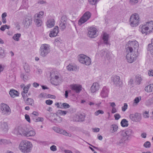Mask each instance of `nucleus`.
Wrapping results in <instances>:
<instances>
[{
	"instance_id": "f257e3e1",
	"label": "nucleus",
	"mask_w": 153,
	"mask_h": 153,
	"mask_svg": "<svg viewBox=\"0 0 153 153\" xmlns=\"http://www.w3.org/2000/svg\"><path fill=\"white\" fill-rule=\"evenodd\" d=\"M14 133L17 136L20 135L26 137H33L36 134V131L34 129H29L21 126L15 128L14 130Z\"/></svg>"
},
{
	"instance_id": "f03ea898",
	"label": "nucleus",
	"mask_w": 153,
	"mask_h": 153,
	"mask_svg": "<svg viewBox=\"0 0 153 153\" xmlns=\"http://www.w3.org/2000/svg\"><path fill=\"white\" fill-rule=\"evenodd\" d=\"M32 147L31 143L26 140H23L20 143L19 148L24 153H28L31 151Z\"/></svg>"
},
{
	"instance_id": "7ed1b4c3",
	"label": "nucleus",
	"mask_w": 153,
	"mask_h": 153,
	"mask_svg": "<svg viewBox=\"0 0 153 153\" xmlns=\"http://www.w3.org/2000/svg\"><path fill=\"white\" fill-rule=\"evenodd\" d=\"M139 47L138 42L134 40L129 41L126 46V52H137Z\"/></svg>"
},
{
	"instance_id": "20e7f679",
	"label": "nucleus",
	"mask_w": 153,
	"mask_h": 153,
	"mask_svg": "<svg viewBox=\"0 0 153 153\" xmlns=\"http://www.w3.org/2000/svg\"><path fill=\"white\" fill-rule=\"evenodd\" d=\"M140 21L139 15L136 13H133L129 19L130 25L132 27H136L139 24Z\"/></svg>"
},
{
	"instance_id": "39448f33",
	"label": "nucleus",
	"mask_w": 153,
	"mask_h": 153,
	"mask_svg": "<svg viewBox=\"0 0 153 153\" xmlns=\"http://www.w3.org/2000/svg\"><path fill=\"white\" fill-rule=\"evenodd\" d=\"M40 55L42 57H45L50 52V46L47 44H42L40 48Z\"/></svg>"
},
{
	"instance_id": "423d86ee",
	"label": "nucleus",
	"mask_w": 153,
	"mask_h": 153,
	"mask_svg": "<svg viewBox=\"0 0 153 153\" xmlns=\"http://www.w3.org/2000/svg\"><path fill=\"white\" fill-rule=\"evenodd\" d=\"M79 60L80 62L86 65H90L91 63V59L86 55L81 54L79 55Z\"/></svg>"
},
{
	"instance_id": "0eeeda50",
	"label": "nucleus",
	"mask_w": 153,
	"mask_h": 153,
	"mask_svg": "<svg viewBox=\"0 0 153 153\" xmlns=\"http://www.w3.org/2000/svg\"><path fill=\"white\" fill-rule=\"evenodd\" d=\"M0 106L1 112L3 115L7 116L10 114L11 110L10 108L7 105L2 103L1 104Z\"/></svg>"
},
{
	"instance_id": "6e6552de",
	"label": "nucleus",
	"mask_w": 153,
	"mask_h": 153,
	"mask_svg": "<svg viewBox=\"0 0 153 153\" xmlns=\"http://www.w3.org/2000/svg\"><path fill=\"white\" fill-rule=\"evenodd\" d=\"M91 13L88 11L86 12L83 16L79 20L78 25H81L82 24L86 22L90 18Z\"/></svg>"
},
{
	"instance_id": "1a4fd4ad",
	"label": "nucleus",
	"mask_w": 153,
	"mask_h": 153,
	"mask_svg": "<svg viewBox=\"0 0 153 153\" xmlns=\"http://www.w3.org/2000/svg\"><path fill=\"white\" fill-rule=\"evenodd\" d=\"M126 59L127 62L131 63L136 59V55L135 52H126Z\"/></svg>"
},
{
	"instance_id": "9d476101",
	"label": "nucleus",
	"mask_w": 153,
	"mask_h": 153,
	"mask_svg": "<svg viewBox=\"0 0 153 153\" xmlns=\"http://www.w3.org/2000/svg\"><path fill=\"white\" fill-rule=\"evenodd\" d=\"M88 36L90 38H95L97 36V33L98 30L95 27H91L88 28Z\"/></svg>"
},
{
	"instance_id": "9b49d317",
	"label": "nucleus",
	"mask_w": 153,
	"mask_h": 153,
	"mask_svg": "<svg viewBox=\"0 0 153 153\" xmlns=\"http://www.w3.org/2000/svg\"><path fill=\"white\" fill-rule=\"evenodd\" d=\"M129 117L132 121L136 122H140L142 118L141 114L137 113L130 114Z\"/></svg>"
},
{
	"instance_id": "f8f14e48",
	"label": "nucleus",
	"mask_w": 153,
	"mask_h": 153,
	"mask_svg": "<svg viewBox=\"0 0 153 153\" xmlns=\"http://www.w3.org/2000/svg\"><path fill=\"white\" fill-rule=\"evenodd\" d=\"M32 21V19L30 17L27 16L23 20L22 23L25 27L28 28L31 24Z\"/></svg>"
},
{
	"instance_id": "ddd939ff",
	"label": "nucleus",
	"mask_w": 153,
	"mask_h": 153,
	"mask_svg": "<svg viewBox=\"0 0 153 153\" xmlns=\"http://www.w3.org/2000/svg\"><path fill=\"white\" fill-rule=\"evenodd\" d=\"M70 88L72 90L77 93H79L82 91V87L79 84H73L71 85Z\"/></svg>"
},
{
	"instance_id": "4468645a",
	"label": "nucleus",
	"mask_w": 153,
	"mask_h": 153,
	"mask_svg": "<svg viewBox=\"0 0 153 153\" xmlns=\"http://www.w3.org/2000/svg\"><path fill=\"white\" fill-rule=\"evenodd\" d=\"M67 19L66 17L64 16H62L61 18L59 26L62 30H64L66 27Z\"/></svg>"
},
{
	"instance_id": "2eb2a0df",
	"label": "nucleus",
	"mask_w": 153,
	"mask_h": 153,
	"mask_svg": "<svg viewBox=\"0 0 153 153\" xmlns=\"http://www.w3.org/2000/svg\"><path fill=\"white\" fill-rule=\"evenodd\" d=\"M111 80L113 82L114 85L116 86H120L122 85V82L119 76L116 75L113 76L111 78Z\"/></svg>"
},
{
	"instance_id": "dca6fc26",
	"label": "nucleus",
	"mask_w": 153,
	"mask_h": 153,
	"mask_svg": "<svg viewBox=\"0 0 153 153\" xmlns=\"http://www.w3.org/2000/svg\"><path fill=\"white\" fill-rule=\"evenodd\" d=\"M108 88L106 86H104L101 90L100 95L102 98H106L108 97Z\"/></svg>"
},
{
	"instance_id": "f3484780",
	"label": "nucleus",
	"mask_w": 153,
	"mask_h": 153,
	"mask_svg": "<svg viewBox=\"0 0 153 153\" xmlns=\"http://www.w3.org/2000/svg\"><path fill=\"white\" fill-rule=\"evenodd\" d=\"M100 88L99 84L97 82H94L90 88V91L92 93H95L99 90Z\"/></svg>"
},
{
	"instance_id": "a211bd4d",
	"label": "nucleus",
	"mask_w": 153,
	"mask_h": 153,
	"mask_svg": "<svg viewBox=\"0 0 153 153\" xmlns=\"http://www.w3.org/2000/svg\"><path fill=\"white\" fill-rule=\"evenodd\" d=\"M147 23L144 25H141L140 27V31L143 34L145 33L147 34L149 32V29L147 25Z\"/></svg>"
},
{
	"instance_id": "6ab92c4d",
	"label": "nucleus",
	"mask_w": 153,
	"mask_h": 153,
	"mask_svg": "<svg viewBox=\"0 0 153 153\" xmlns=\"http://www.w3.org/2000/svg\"><path fill=\"white\" fill-rule=\"evenodd\" d=\"M59 32V27L58 26H56L51 31L49 36L51 37H56L57 35Z\"/></svg>"
},
{
	"instance_id": "aec40b11",
	"label": "nucleus",
	"mask_w": 153,
	"mask_h": 153,
	"mask_svg": "<svg viewBox=\"0 0 153 153\" xmlns=\"http://www.w3.org/2000/svg\"><path fill=\"white\" fill-rule=\"evenodd\" d=\"M0 129L4 131H7L8 129L7 123L4 122L0 123Z\"/></svg>"
},
{
	"instance_id": "412c9836",
	"label": "nucleus",
	"mask_w": 153,
	"mask_h": 153,
	"mask_svg": "<svg viewBox=\"0 0 153 153\" xmlns=\"http://www.w3.org/2000/svg\"><path fill=\"white\" fill-rule=\"evenodd\" d=\"M55 24V21L53 19H48L47 23L46 25L48 27L51 28L53 27Z\"/></svg>"
},
{
	"instance_id": "4be33fe9",
	"label": "nucleus",
	"mask_w": 153,
	"mask_h": 153,
	"mask_svg": "<svg viewBox=\"0 0 153 153\" xmlns=\"http://www.w3.org/2000/svg\"><path fill=\"white\" fill-rule=\"evenodd\" d=\"M147 49L150 51L152 56L153 57V39L151 40V43L148 45Z\"/></svg>"
},
{
	"instance_id": "5701e85b",
	"label": "nucleus",
	"mask_w": 153,
	"mask_h": 153,
	"mask_svg": "<svg viewBox=\"0 0 153 153\" xmlns=\"http://www.w3.org/2000/svg\"><path fill=\"white\" fill-rule=\"evenodd\" d=\"M50 121L53 123H61L62 121V118L59 116H56L54 119L52 118L50 119Z\"/></svg>"
},
{
	"instance_id": "b1692460",
	"label": "nucleus",
	"mask_w": 153,
	"mask_h": 153,
	"mask_svg": "<svg viewBox=\"0 0 153 153\" xmlns=\"http://www.w3.org/2000/svg\"><path fill=\"white\" fill-rule=\"evenodd\" d=\"M44 15V11H41L35 14L34 15V18L42 19Z\"/></svg>"
},
{
	"instance_id": "393cba45",
	"label": "nucleus",
	"mask_w": 153,
	"mask_h": 153,
	"mask_svg": "<svg viewBox=\"0 0 153 153\" xmlns=\"http://www.w3.org/2000/svg\"><path fill=\"white\" fill-rule=\"evenodd\" d=\"M119 134L120 135L121 138L128 140V138L125 130L120 131L119 133Z\"/></svg>"
},
{
	"instance_id": "a878e982",
	"label": "nucleus",
	"mask_w": 153,
	"mask_h": 153,
	"mask_svg": "<svg viewBox=\"0 0 153 153\" xmlns=\"http://www.w3.org/2000/svg\"><path fill=\"white\" fill-rule=\"evenodd\" d=\"M9 94L11 97L14 98L19 95L18 92L15 90H11L9 92Z\"/></svg>"
},
{
	"instance_id": "bb28decb",
	"label": "nucleus",
	"mask_w": 153,
	"mask_h": 153,
	"mask_svg": "<svg viewBox=\"0 0 153 153\" xmlns=\"http://www.w3.org/2000/svg\"><path fill=\"white\" fill-rule=\"evenodd\" d=\"M135 82L138 85L140 84L143 80V77L140 75H137L135 77Z\"/></svg>"
},
{
	"instance_id": "cd10ccee",
	"label": "nucleus",
	"mask_w": 153,
	"mask_h": 153,
	"mask_svg": "<svg viewBox=\"0 0 153 153\" xmlns=\"http://www.w3.org/2000/svg\"><path fill=\"white\" fill-rule=\"evenodd\" d=\"M108 35L106 33H104L102 36V39L104 43L107 45L108 44Z\"/></svg>"
},
{
	"instance_id": "c85d7f7f",
	"label": "nucleus",
	"mask_w": 153,
	"mask_h": 153,
	"mask_svg": "<svg viewBox=\"0 0 153 153\" xmlns=\"http://www.w3.org/2000/svg\"><path fill=\"white\" fill-rule=\"evenodd\" d=\"M118 128V126L116 124H112L111 126L110 131L113 133L117 131Z\"/></svg>"
},
{
	"instance_id": "c756f323",
	"label": "nucleus",
	"mask_w": 153,
	"mask_h": 153,
	"mask_svg": "<svg viewBox=\"0 0 153 153\" xmlns=\"http://www.w3.org/2000/svg\"><path fill=\"white\" fill-rule=\"evenodd\" d=\"M149 32H153V21L147 22Z\"/></svg>"
},
{
	"instance_id": "7c9ffc66",
	"label": "nucleus",
	"mask_w": 153,
	"mask_h": 153,
	"mask_svg": "<svg viewBox=\"0 0 153 153\" xmlns=\"http://www.w3.org/2000/svg\"><path fill=\"white\" fill-rule=\"evenodd\" d=\"M34 22L36 25L38 27L40 26L42 24V19L36 18H34Z\"/></svg>"
},
{
	"instance_id": "2f4dec72",
	"label": "nucleus",
	"mask_w": 153,
	"mask_h": 153,
	"mask_svg": "<svg viewBox=\"0 0 153 153\" xmlns=\"http://www.w3.org/2000/svg\"><path fill=\"white\" fill-rule=\"evenodd\" d=\"M59 134L69 137H71L72 136V134L71 133L67 132L66 131L62 129L60 130Z\"/></svg>"
},
{
	"instance_id": "473e14b6",
	"label": "nucleus",
	"mask_w": 153,
	"mask_h": 153,
	"mask_svg": "<svg viewBox=\"0 0 153 153\" xmlns=\"http://www.w3.org/2000/svg\"><path fill=\"white\" fill-rule=\"evenodd\" d=\"M121 125L123 127H126L128 126V121L126 119H123L121 122Z\"/></svg>"
},
{
	"instance_id": "72a5a7b5",
	"label": "nucleus",
	"mask_w": 153,
	"mask_h": 153,
	"mask_svg": "<svg viewBox=\"0 0 153 153\" xmlns=\"http://www.w3.org/2000/svg\"><path fill=\"white\" fill-rule=\"evenodd\" d=\"M56 75L54 72L53 71H52L50 73L51 81L52 84L53 85H55V83L53 82V78Z\"/></svg>"
},
{
	"instance_id": "f704fd0d",
	"label": "nucleus",
	"mask_w": 153,
	"mask_h": 153,
	"mask_svg": "<svg viewBox=\"0 0 153 153\" xmlns=\"http://www.w3.org/2000/svg\"><path fill=\"white\" fill-rule=\"evenodd\" d=\"M25 102L27 105H30L32 106L34 104L33 100L30 98H28L25 101Z\"/></svg>"
},
{
	"instance_id": "c9c22d12",
	"label": "nucleus",
	"mask_w": 153,
	"mask_h": 153,
	"mask_svg": "<svg viewBox=\"0 0 153 153\" xmlns=\"http://www.w3.org/2000/svg\"><path fill=\"white\" fill-rule=\"evenodd\" d=\"M82 115L81 114L79 115H75L73 117V120L75 121H81V120L80 119L81 117L82 116Z\"/></svg>"
},
{
	"instance_id": "e433bc0d",
	"label": "nucleus",
	"mask_w": 153,
	"mask_h": 153,
	"mask_svg": "<svg viewBox=\"0 0 153 153\" xmlns=\"http://www.w3.org/2000/svg\"><path fill=\"white\" fill-rule=\"evenodd\" d=\"M24 68L25 71L27 73H29L30 71V67L27 63H25L24 65Z\"/></svg>"
},
{
	"instance_id": "4c0bfd02",
	"label": "nucleus",
	"mask_w": 153,
	"mask_h": 153,
	"mask_svg": "<svg viewBox=\"0 0 153 153\" xmlns=\"http://www.w3.org/2000/svg\"><path fill=\"white\" fill-rule=\"evenodd\" d=\"M60 106V108L66 109L70 107V105L66 103H62Z\"/></svg>"
},
{
	"instance_id": "58836bf2",
	"label": "nucleus",
	"mask_w": 153,
	"mask_h": 153,
	"mask_svg": "<svg viewBox=\"0 0 153 153\" xmlns=\"http://www.w3.org/2000/svg\"><path fill=\"white\" fill-rule=\"evenodd\" d=\"M21 36L20 33H16L14 35L13 37V38L15 40L18 41L19 40V38Z\"/></svg>"
},
{
	"instance_id": "ea45409f",
	"label": "nucleus",
	"mask_w": 153,
	"mask_h": 153,
	"mask_svg": "<svg viewBox=\"0 0 153 153\" xmlns=\"http://www.w3.org/2000/svg\"><path fill=\"white\" fill-rule=\"evenodd\" d=\"M125 131L126 133V134L128 137L131 136L134 133L133 130L131 129H128L126 131L125 130Z\"/></svg>"
},
{
	"instance_id": "a19ab883",
	"label": "nucleus",
	"mask_w": 153,
	"mask_h": 153,
	"mask_svg": "<svg viewBox=\"0 0 153 153\" xmlns=\"http://www.w3.org/2000/svg\"><path fill=\"white\" fill-rule=\"evenodd\" d=\"M106 53V57L107 59L109 60L110 59V53L109 51H108L107 50L104 51H102V53L103 54H105Z\"/></svg>"
},
{
	"instance_id": "79ce46f5",
	"label": "nucleus",
	"mask_w": 153,
	"mask_h": 153,
	"mask_svg": "<svg viewBox=\"0 0 153 153\" xmlns=\"http://www.w3.org/2000/svg\"><path fill=\"white\" fill-rule=\"evenodd\" d=\"M28 74H22L21 75V77L25 81L28 80Z\"/></svg>"
},
{
	"instance_id": "37998d69",
	"label": "nucleus",
	"mask_w": 153,
	"mask_h": 153,
	"mask_svg": "<svg viewBox=\"0 0 153 153\" xmlns=\"http://www.w3.org/2000/svg\"><path fill=\"white\" fill-rule=\"evenodd\" d=\"M145 90L148 92H151L152 91L153 88L151 85H149L145 87Z\"/></svg>"
},
{
	"instance_id": "c03bdc74",
	"label": "nucleus",
	"mask_w": 153,
	"mask_h": 153,
	"mask_svg": "<svg viewBox=\"0 0 153 153\" xmlns=\"http://www.w3.org/2000/svg\"><path fill=\"white\" fill-rule=\"evenodd\" d=\"M127 140H126L121 138L119 141L117 142V144L120 146H123L125 143L126 141Z\"/></svg>"
},
{
	"instance_id": "a18cd8bd",
	"label": "nucleus",
	"mask_w": 153,
	"mask_h": 153,
	"mask_svg": "<svg viewBox=\"0 0 153 153\" xmlns=\"http://www.w3.org/2000/svg\"><path fill=\"white\" fill-rule=\"evenodd\" d=\"M141 97L140 96L136 97L134 100V103H135L136 105H137L141 100Z\"/></svg>"
},
{
	"instance_id": "49530a36",
	"label": "nucleus",
	"mask_w": 153,
	"mask_h": 153,
	"mask_svg": "<svg viewBox=\"0 0 153 153\" xmlns=\"http://www.w3.org/2000/svg\"><path fill=\"white\" fill-rule=\"evenodd\" d=\"M33 121L35 122H43L44 120V119L43 117H38L36 119L33 118Z\"/></svg>"
},
{
	"instance_id": "de8ad7c7",
	"label": "nucleus",
	"mask_w": 153,
	"mask_h": 153,
	"mask_svg": "<svg viewBox=\"0 0 153 153\" xmlns=\"http://www.w3.org/2000/svg\"><path fill=\"white\" fill-rule=\"evenodd\" d=\"M104 111H103L100 110H99L95 112L94 114L95 116H98L100 114H104Z\"/></svg>"
},
{
	"instance_id": "09e8293b",
	"label": "nucleus",
	"mask_w": 153,
	"mask_h": 153,
	"mask_svg": "<svg viewBox=\"0 0 153 153\" xmlns=\"http://www.w3.org/2000/svg\"><path fill=\"white\" fill-rule=\"evenodd\" d=\"M138 0H129V3L131 5H134L137 4Z\"/></svg>"
},
{
	"instance_id": "8fccbe9b",
	"label": "nucleus",
	"mask_w": 153,
	"mask_h": 153,
	"mask_svg": "<svg viewBox=\"0 0 153 153\" xmlns=\"http://www.w3.org/2000/svg\"><path fill=\"white\" fill-rule=\"evenodd\" d=\"M143 146L146 148H149L151 146V143L149 141H147L144 143Z\"/></svg>"
},
{
	"instance_id": "3c124183",
	"label": "nucleus",
	"mask_w": 153,
	"mask_h": 153,
	"mask_svg": "<svg viewBox=\"0 0 153 153\" xmlns=\"http://www.w3.org/2000/svg\"><path fill=\"white\" fill-rule=\"evenodd\" d=\"M149 111H145L143 114V117L145 118H148L149 117Z\"/></svg>"
},
{
	"instance_id": "603ef678",
	"label": "nucleus",
	"mask_w": 153,
	"mask_h": 153,
	"mask_svg": "<svg viewBox=\"0 0 153 153\" xmlns=\"http://www.w3.org/2000/svg\"><path fill=\"white\" fill-rule=\"evenodd\" d=\"M58 113L61 115H65L67 114V112L65 111H62V110H59L58 111Z\"/></svg>"
},
{
	"instance_id": "864d4df0",
	"label": "nucleus",
	"mask_w": 153,
	"mask_h": 153,
	"mask_svg": "<svg viewBox=\"0 0 153 153\" xmlns=\"http://www.w3.org/2000/svg\"><path fill=\"white\" fill-rule=\"evenodd\" d=\"M6 27H8V28H10L9 26H8L7 25H5L2 26L0 28V29L1 30L4 31L5 30L6 28Z\"/></svg>"
},
{
	"instance_id": "5fc2aeb1",
	"label": "nucleus",
	"mask_w": 153,
	"mask_h": 153,
	"mask_svg": "<svg viewBox=\"0 0 153 153\" xmlns=\"http://www.w3.org/2000/svg\"><path fill=\"white\" fill-rule=\"evenodd\" d=\"M67 69L70 71H72L74 70V67L71 65H69L67 67Z\"/></svg>"
},
{
	"instance_id": "6e6d98bb",
	"label": "nucleus",
	"mask_w": 153,
	"mask_h": 153,
	"mask_svg": "<svg viewBox=\"0 0 153 153\" xmlns=\"http://www.w3.org/2000/svg\"><path fill=\"white\" fill-rule=\"evenodd\" d=\"M99 1V0H89V2L92 5L95 4Z\"/></svg>"
},
{
	"instance_id": "4d7b16f0",
	"label": "nucleus",
	"mask_w": 153,
	"mask_h": 153,
	"mask_svg": "<svg viewBox=\"0 0 153 153\" xmlns=\"http://www.w3.org/2000/svg\"><path fill=\"white\" fill-rule=\"evenodd\" d=\"M127 107L128 105L127 104L125 103L124 105L122 107V110L123 111H125L127 109Z\"/></svg>"
},
{
	"instance_id": "13d9d810",
	"label": "nucleus",
	"mask_w": 153,
	"mask_h": 153,
	"mask_svg": "<svg viewBox=\"0 0 153 153\" xmlns=\"http://www.w3.org/2000/svg\"><path fill=\"white\" fill-rule=\"evenodd\" d=\"M2 144H7L10 143V142L4 139H1Z\"/></svg>"
},
{
	"instance_id": "bf43d9fd",
	"label": "nucleus",
	"mask_w": 153,
	"mask_h": 153,
	"mask_svg": "<svg viewBox=\"0 0 153 153\" xmlns=\"http://www.w3.org/2000/svg\"><path fill=\"white\" fill-rule=\"evenodd\" d=\"M50 149L53 151H55L56 150V146L55 145L52 146L50 148Z\"/></svg>"
},
{
	"instance_id": "052dcab7",
	"label": "nucleus",
	"mask_w": 153,
	"mask_h": 153,
	"mask_svg": "<svg viewBox=\"0 0 153 153\" xmlns=\"http://www.w3.org/2000/svg\"><path fill=\"white\" fill-rule=\"evenodd\" d=\"M53 102V101L50 100H46L45 103L47 105H51Z\"/></svg>"
},
{
	"instance_id": "680f3d73",
	"label": "nucleus",
	"mask_w": 153,
	"mask_h": 153,
	"mask_svg": "<svg viewBox=\"0 0 153 153\" xmlns=\"http://www.w3.org/2000/svg\"><path fill=\"white\" fill-rule=\"evenodd\" d=\"M25 117L26 120L29 123H30V120L29 115L27 114L25 115Z\"/></svg>"
},
{
	"instance_id": "e2e57ef3",
	"label": "nucleus",
	"mask_w": 153,
	"mask_h": 153,
	"mask_svg": "<svg viewBox=\"0 0 153 153\" xmlns=\"http://www.w3.org/2000/svg\"><path fill=\"white\" fill-rule=\"evenodd\" d=\"M147 105H150L153 103V100L152 99H150L148 100L147 102Z\"/></svg>"
},
{
	"instance_id": "0e129e2a",
	"label": "nucleus",
	"mask_w": 153,
	"mask_h": 153,
	"mask_svg": "<svg viewBox=\"0 0 153 153\" xmlns=\"http://www.w3.org/2000/svg\"><path fill=\"white\" fill-rule=\"evenodd\" d=\"M116 120H119L121 117L120 115L119 114H116L114 115Z\"/></svg>"
},
{
	"instance_id": "69168bd1",
	"label": "nucleus",
	"mask_w": 153,
	"mask_h": 153,
	"mask_svg": "<svg viewBox=\"0 0 153 153\" xmlns=\"http://www.w3.org/2000/svg\"><path fill=\"white\" fill-rule=\"evenodd\" d=\"M61 129L55 127L54 128V130L56 132L60 133Z\"/></svg>"
},
{
	"instance_id": "338daca9",
	"label": "nucleus",
	"mask_w": 153,
	"mask_h": 153,
	"mask_svg": "<svg viewBox=\"0 0 153 153\" xmlns=\"http://www.w3.org/2000/svg\"><path fill=\"white\" fill-rule=\"evenodd\" d=\"M148 74L149 76H153V70H152V69L149 70L148 72Z\"/></svg>"
},
{
	"instance_id": "774afa93",
	"label": "nucleus",
	"mask_w": 153,
	"mask_h": 153,
	"mask_svg": "<svg viewBox=\"0 0 153 153\" xmlns=\"http://www.w3.org/2000/svg\"><path fill=\"white\" fill-rule=\"evenodd\" d=\"M4 53V50L2 49L1 47H0V56H3Z\"/></svg>"
}]
</instances>
